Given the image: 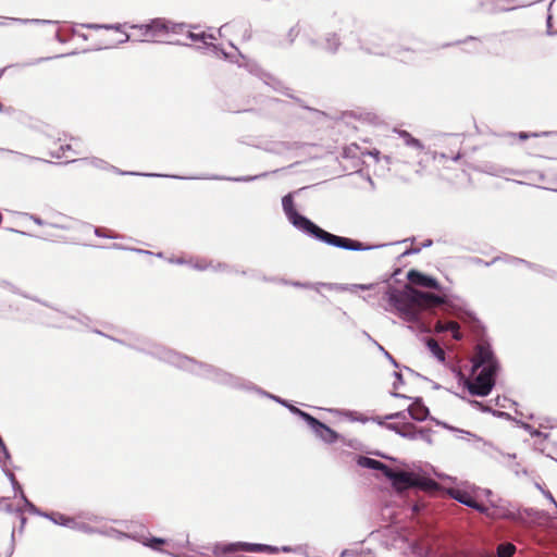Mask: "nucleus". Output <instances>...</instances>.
<instances>
[{
  "label": "nucleus",
  "instance_id": "16",
  "mask_svg": "<svg viewBox=\"0 0 557 557\" xmlns=\"http://www.w3.org/2000/svg\"><path fill=\"white\" fill-rule=\"evenodd\" d=\"M181 35H185L186 38L190 39L194 42H201L202 47L212 46V41L216 40L214 34H207L205 32L195 33L190 30V26H188L187 24L185 30Z\"/></svg>",
  "mask_w": 557,
  "mask_h": 557
},
{
  "label": "nucleus",
  "instance_id": "40",
  "mask_svg": "<svg viewBox=\"0 0 557 557\" xmlns=\"http://www.w3.org/2000/svg\"><path fill=\"white\" fill-rule=\"evenodd\" d=\"M11 22H18L22 24H50L52 23L49 20H40V18H8Z\"/></svg>",
  "mask_w": 557,
  "mask_h": 557
},
{
  "label": "nucleus",
  "instance_id": "19",
  "mask_svg": "<svg viewBox=\"0 0 557 557\" xmlns=\"http://www.w3.org/2000/svg\"><path fill=\"white\" fill-rule=\"evenodd\" d=\"M67 522H69L67 528L71 530L79 531V532H83L86 534L101 533V529L94 528V527L89 525L87 522L79 520L78 518L71 517L70 521H67Z\"/></svg>",
  "mask_w": 557,
  "mask_h": 557
},
{
  "label": "nucleus",
  "instance_id": "32",
  "mask_svg": "<svg viewBox=\"0 0 557 557\" xmlns=\"http://www.w3.org/2000/svg\"><path fill=\"white\" fill-rule=\"evenodd\" d=\"M516 550V547L511 543L500 544L497 547L498 557H511Z\"/></svg>",
  "mask_w": 557,
  "mask_h": 557
},
{
  "label": "nucleus",
  "instance_id": "62",
  "mask_svg": "<svg viewBox=\"0 0 557 557\" xmlns=\"http://www.w3.org/2000/svg\"><path fill=\"white\" fill-rule=\"evenodd\" d=\"M384 355L386 356V358H388V359L391 360V362H392L395 367H397L396 361L394 360V358H393V357H392L387 351H385V352H384Z\"/></svg>",
  "mask_w": 557,
  "mask_h": 557
},
{
  "label": "nucleus",
  "instance_id": "53",
  "mask_svg": "<svg viewBox=\"0 0 557 557\" xmlns=\"http://www.w3.org/2000/svg\"><path fill=\"white\" fill-rule=\"evenodd\" d=\"M432 158L434 160H446L448 159V156L445 152H433Z\"/></svg>",
  "mask_w": 557,
  "mask_h": 557
},
{
  "label": "nucleus",
  "instance_id": "33",
  "mask_svg": "<svg viewBox=\"0 0 557 557\" xmlns=\"http://www.w3.org/2000/svg\"><path fill=\"white\" fill-rule=\"evenodd\" d=\"M249 391H255V392H257L258 394H260V395H262V396H265V397H268V398H271V399H273L274 401H276V403H278V404H281V405H283V406H285V407H286V406H287V404H288L285 399H282V398L277 397V396H275V395H272V394H270V393H268V392H264V391L260 389L259 387L255 386L253 384H251V386H250V389H249Z\"/></svg>",
  "mask_w": 557,
  "mask_h": 557
},
{
  "label": "nucleus",
  "instance_id": "2",
  "mask_svg": "<svg viewBox=\"0 0 557 557\" xmlns=\"http://www.w3.org/2000/svg\"><path fill=\"white\" fill-rule=\"evenodd\" d=\"M282 207L287 220L295 228L326 245L351 251H367L383 246H366L361 242L337 236L322 230L311 220L297 212L292 194H287L282 198Z\"/></svg>",
  "mask_w": 557,
  "mask_h": 557
},
{
  "label": "nucleus",
  "instance_id": "8",
  "mask_svg": "<svg viewBox=\"0 0 557 557\" xmlns=\"http://www.w3.org/2000/svg\"><path fill=\"white\" fill-rule=\"evenodd\" d=\"M186 28L184 23H174L165 18H153L149 22V27L146 30L151 33V40L158 41L162 36L168 34H182Z\"/></svg>",
  "mask_w": 557,
  "mask_h": 557
},
{
  "label": "nucleus",
  "instance_id": "15",
  "mask_svg": "<svg viewBox=\"0 0 557 557\" xmlns=\"http://www.w3.org/2000/svg\"><path fill=\"white\" fill-rule=\"evenodd\" d=\"M449 495L457 502L462 505H466L470 508L476 509L478 511H485V507L478 504L472 496H470L467 492L460 490H450Z\"/></svg>",
  "mask_w": 557,
  "mask_h": 557
},
{
  "label": "nucleus",
  "instance_id": "18",
  "mask_svg": "<svg viewBox=\"0 0 557 557\" xmlns=\"http://www.w3.org/2000/svg\"><path fill=\"white\" fill-rule=\"evenodd\" d=\"M188 265L198 271L212 270L214 272L226 271L228 267L224 263L213 264L212 262H208L206 260H196L188 261Z\"/></svg>",
  "mask_w": 557,
  "mask_h": 557
},
{
  "label": "nucleus",
  "instance_id": "51",
  "mask_svg": "<svg viewBox=\"0 0 557 557\" xmlns=\"http://www.w3.org/2000/svg\"><path fill=\"white\" fill-rule=\"evenodd\" d=\"M471 405L482 411H492L491 409H488L487 407H485L482 403L480 401H476V400H473L471 401Z\"/></svg>",
  "mask_w": 557,
  "mask_h": 557
},
{
  "label": "nucleus",
  "instance_id": "7",
  "mask_svg": "<svg viewBox=\"0 0 557 557\" xmlns=\"http://www.w3.org/2000/svg\"><path fill=\"white\" fill-rule=\"evenodd\" d=\"M45 323L49 326L79 331L82 327H88L90 319L86 315L76 318L58 310H51L49 320L45 321Z\"/></svg>",
  "mask_w": 557,
  "mask_h": 557
},
{
  "label": "nucleus",
  "instance_id": "47",
  "mask_svg": "<svg viewBox=\"0 0 557 557\" xmlns=\"http://www.w3.org/2000/svg\"><path fill=\"white\" fill-rule=\"evenodd\" d=\"M537 488L541 490L542 494L544 495V497L546 499H548L557 509V502L555 500L554 496L552 495V493L549 491H545L543 490L539 484L536 485Z\"/></svg>",
  "mask_w": 557,
  "mask_h": 557
},
{
  "label": "nucleus",
  "instance_id": "17",
  "mask_svg": "<svg viewBox=\"0 0 557 557\" xmlns=\"http://www.w3.org/2000/svg\"><path fill=\"white\" fill-rule=\"evenodd\" d=\"M408 416L416 421H424L429 416V409L425 407L421 399H416V401L410 405L407 409Z\"/></svg>",
  "mask_w": 557,
  "mask_h": 557
},
{
  "label": "nucleus",
  "instance_id": "13",
  "mask_svg": "<svg viewBox=\"0 0 557 557\" xmlns=\"http://www.w3.org/2000/svg\"><path fill=\"white\" fill-rule=\"evenodd\" d=\"M133 540L141 543L144 546L149 547L152 550L160 552V553L170 555L172 557H178L177 555L170 553L168 550H164L162 548V546L166 543L165 539L156 537V536L146 537L143 535H136V536H133Z\"/></svg>",
  "mask_w": 557,
  "mask_h": 557
},
{
  "label": "nucleus",
  "instance_id": "10",
  "mask_svg": "<svg viewBox=\"0 0 557 557\" xmlns=\"http://www.w3.org/2000/svg\"><path fill=\"white\" fill-rule=\"evenodd\" d=\"M250 552V553H277L278 548L265 544H253V543H246V542H236L232 543L225 546L224 552Z\"/></svg>",
  "mask_w": 557,
  "mask_h": 557
},
{
  "label": "nucleus",
  "instance_id": "39",
  "mask_svg": "<svg viewBox=\"0 0 557 557\" xmlns=\"http://www.w3.org/2000/svg\"><path fill=\"white\" fill-rule=\"evenodd\" d=\"M444 301L445 300L443 297H441L438 295L431 294V293H426V296L424 297V305L438 306V305H443Z\"/></svg>",
  "mask_w": 557,
  "mask_h": 557
},
{
  "label": "nucleus",
  "instance_id": "52",
  "mask_svg": "<svg viewBox=\"0 0 557 557\" xmlns=\"http://www.w3.org/2000/svg\"><path fill=\"white\" fill-rule=\"evenodd\" d=\"M509 261H510V263H512L515 265L523 264V265L530 267V264L527 261L522 260V259H518V258L511 257V258H509Z\"/></svg>",
  "mask_w": 557,
  "mask_h": 557
},
{
  "label": "nucleus",
  "instance_id": "59",
  "mask_svg": "<svg viewBox=\"0 0 557 557\" xmlns=\"http://www.w3.org/2000/svg\"><path fill=\"white\" fill-rule=\"evenodd\" d=\"M550 28H552V15L549 14L547 16V34L548 35H552L553 33L550 32Z\"/></svg>",
  "mask_w": 557,
  "mask_h": 557
},
{
  "label": "nucleus",
  "instance_id": "30",
  "mask_svg": "<svg viewBox=\"0 0 557 557\" xmlns=\"http://www.w3.org/2000/svg\"><path fill=\"white\" fill-rule=\"evenodd\" d=\"M23 215L25 218L29 219V220H33L37 225H40V226L49 225V226H52V227H55V228H62V230H67L69 228V226H66L64 224H61V223H49V222L44 221L42 219H40V218H38L37 215H34V214L24 213Z\"/></svg>",
  "mask_w": 557,
  "mask_h": 557
},
{
  "label": "nucleus",
  "instance_id": "25",
  "mask_svg": "<svg viewBox=\"0 0 557 557\" xmlns=\"http://www.w3.org/2000/svg\"><path fill=\"white\" fill-rule=\"evenodd\" d=\"M398 312L400 318L407 322H417L419 320V310L411 304L407 305Z\"/></svg>",
  "mask_w": 557,
  "mask_h": 557
},
{
  "label": "nucleus",
  "instance_id": "27",
  "mask_svg": "<svg viewBox=\"0 0 557 557\" xmlns=\"http://www.w3.org/2000/svg\"><path fill=\"white\" fill-rule=\"evenodd\" d=\"M42 517L49 519L50 521H52L54 524H58V525H62V527H65L67 528L69 525V522L70 521V518L71 517H67L63 513H60V512H45L42 513Z\"/></svg>",
  "mask_w": 557,
  "mask_h": 557
},
{
  "label": "nucleus",
  "instance_id": "37",
  "mask_svg": "<svg viewBox=\"0 0 557 557\" xmlns=\"http://www.w3.org/2000/svg\"><path fill=\"white\" fill-rule=\"evenodd\" d=\"M250 71L255 72L256 75L261 74V72L257 69V66H253V69H251ZM262 79L264 81V83L267 85L272 86L274 89H277V86L280 85V83L269 74L262 73Z\"/></svg>",
  "mask_w": 557,
  "mask_h": 557
},
{
  "label": "nucleus",
  "instance_id": "44",
  "mask_svg": "<svg viewBox=\"0 0 557 557\" xmlns=\"http://www.w3.org/2000/svg\"><path fill=\"white\" fill-rule=\"evenodd\" d=\"M290 285L299 288H315L318 290L319 286H329L327 284L318 283V284H311V283H301V282H292Z\"/></svg>",
  "mask_w": 557,
  "mask_h": 557
},
{
  "label": "nucleus",
  "instance_id": "3",
  "mask_svg": "<svg viewBox=\"0 0 557 557\" xmlns=\"http://www.w3.org/2000/svg\"><path fill=\"white\" fill-rule=\"evenodd\" d=\"M472 371H481L473 380H466L465 386L473 396H487L495 386V379L499 369L498 361L488 344H479L472 358Z\"/></svg>",
  "mask_w": 557,
  "mask_h": 557
},
{
  "label": "nucleus",
  "instance_id": "28",
  "mask_svg": "<svg viewBox=\"0 0 557 557\" xmlns=\"http://www.w3.org/2000/svg\"><path fill=\"white\" fill-rule=\"evenodd\" d=\"M426 346L430 349V351L432 352V355L438 361L443 362L445 360V352H444V350L441 348V346L438 345V343L435 339L429 338L426 341Z\"/></svg>",
  "mask_w": 557,
  "mask_h": 557
},
{
  "label": "nucleus",
  "instance_id": "26",
  "mask_svg": "<svg viewBox=\"0 0 557 557\" xmlns=\"http://www.w3.org/2000/svg\"><path fill=\"white\" fill-rule=\"evenodd\" d=\"M132 29H135L138 35L136 40L137 41H152L151 40V33L149 30H146L145 27H149V23L146 24H133L129 26Z\"/></svg>",
  "mask_w": 557,
  "mask_h": 557
},
{
  "label": "nucleus",
  "instance_id": "22",
  "mask_svg": "<svg viewBox=\"0 0 557 557\" xmlns=\"http://www.w3.org/2000/svg\"><path fill=\"white\" fill-rule=\"evenodd\" d=\"M450 331L453 333V337L457 341L461 338V334L459 332V325L455 321L441 322L438 321L435 325V332L444 333Z\"/></svg>",
  "mask_w": 557,
  "mask_h": 557
},
{
  "label": "nucleus",
  "instance_id": "9",
  "mask_svg": "<svg viewBox=\"0 0 557 557\" xmlns=\"http://www.w3.org/2000/svg\"><path fill=\"white\" fill-rule=\"evenodd\" d=\"M308 426L312 430L317 437L326 444H333L338 440V434L334 430L320 422L314 417H312V419L309 421Z\"/></svg>",
  "mask_w": 557,
  "mask_h": 557
},
{
  "label": "nucleus",
  "instance_id": "63",
  "mask_svg": "<svg viewBox=\"0 0 557 557\" xmlns=\"http://www.w3.org/2000/svg\"><path fill=\"white\" fill-rule=\"evenodd\" d=\"M169 44H173V45H187L186 42L180 40V39H175V40H170Z\"/></svg>",
  "mask_w": 557,
  "mask_h": 557
},
{
  "label": "nucleus",
  "instance_id": "48",
  "mask_svg": "<svg viewBox=\"0 0 557 557\" xmlns=\"http://www.w3.org/2000/svg\"><path fill=\"white\" fill-rule=\"evenodd\" d=\"M94 232H95V234H96L97 236H99V237H106V238H117V237H119L117 235H114V234H112V233H104V232H102V230H100V228H98V227H96V228L94 230Z\"/></svg>",
  "mask_w": 557,
  "mask_h": 557
},
{
  "label": "nucleus",
  "instance_id": "46",
  "mask_svg": "<svg viewBox=\"0 0 557 557\" xmlns=\"http://www.w3.org/2000/svg\"><path fill=\"white\" fill-rule=\"evenodd\" d=\"M386 429L395 432L400 436V433L404 431V422H393L385 424Z\"/></svg>",
  "mask_w": 557,
  "mask_h": 557
},
{
  "label": "nucleus",
  "instance_id": "1",
  "mask_svg": "<svg viewBox=\"0 0 557 557\" xmlns=\"http://www.w3.org/2000/svg\"><path fill=\"white\" fill-rule=\"evenodd\" d=\"M132 348L145 352L147 355L153 356L161 361L168 362L174 367L188 371L213 383L225 385L233 388L250 389V383L242 382V380L235 376L234 374L226 372L223 369L216 368L214 366L198 362L195 359H191L187 356H183L164 346L153 343H141L138 345H133Z\"/></svg>",
  "mask_w": 557,
  "mask_h": 557
},
{
  "label": "nucleus",
  "instance_id": "4",
  "mask_svg": "<svg viewBox=\"0 0 557 557\" xmlns=\"http://www.w3.org/2000/svg\"><path fill=\"white\" fill-rule=\"evenodd\" d=\"M359 30L357 23L347 18L342 21L338 30L326 32L320 41L310 39L309 44L311 47L319 48L326 53L336 54L342 47L349 50L359 47Z\"/></svg>",
  "mask_w": 557,
  "mask_h": 557
},
{
  "label": "nucleus",
  "instance_id": "24",
  "mask_svg": "<svg viewBox=\"0 0 557 557\" xmlns=\"http://www.w3.org/2000/svg\"><path fill=\"white\" fill-rule=\"evenodd\" d=\"M397 133L399 137L403 138L404 144L407 147H410L418 151H422L424 149L423 144L419 139L412 137L407 131H398Z\"/></svg>",
  "mask_w": 557,
  "mask_h": 557
},
{
  "label": "nucleus",
  "instance_id": "21",
  "mask_svg": "<svg viewBox=\"0 0 557 557\" xmlns=\"http://www.w3.org/2000/svg\"><path fill=\"white\" fill-rule=\"evenodd\" d=\"M405 292L408 297L409 304L412 306H422L424 305V297L426 296L425 292L418 290L410 285L405 286Z\"/></svg>",
  "mask_w": 557,
  "mask_h": 557
},
{
  "label": "nucleus",
  "instance_id": "6",
  "mask_svg": "<svg viewBox=\"0 0 557 557\" xmlns=\"http://www.w3.org/2000/svg\"><path fill=\"white\" fill-rule=\"evenodd\" d=\"M85 161L97 169L100 170H107L112 171L119 175H143V176H149V177H172L176 180H187L188 177L185 176H178V175H163V174H157V173H137V172H128V171H122L115 168L114 165H110L107 161L99 159V158H90L85 159ZM267 173L255 175V176H239V177H224V176H197V177H190L191 180H227L233 182H251L255 180H258L260 177L265 176Z\"/></svg>",
  "mask_w": 557,
  "mask_h": 557
},
{
  "label": "nucleus",
  "instance_id": "38",
  "mask_svg": "<svg viewBox=\"0 0 557 557\" xmlns=\"http://www.w3.org/2000/svg\"><path fill=\"white\" fill-rule=\"evenodd\" d=\"M100 534H104V535H108V536H113L117 540H122V539H133L134 535H131V534H127V533H124V532H121V531H117L115 529H109L107 531L104 530H101V533Z\"/></svg>",
  "mask_w": 557,
  "mask_h": 557
},
{
  "label": "nucleus",
  "instance_id": "11",
  "mask_svg": "<svg viewBox=\"0 0 557 557\" xmlns=\"http://www.w3.org/2000/svg\"><path fill=\"white\" fill-rule=\"evenodd\" d=\"M400 436L410 441L422 440L428 444L432 443L431 432L426 429H417L411 422H404V431Z\"/></svg>",
  "mask_w": 557,
  "mask_h": 557
},
{
  "label": "nucleus",
  "instance_id": "42",
  "mask_svg": "<svg viewBox=\"0 0 557 557\" xmlns=\"http://www.w3.org/2000/svg\"><path fill=\"white\" fill-rule=\"evenodd\" d=\"M85 28L88 29H99V28H106V29H115L117 32L121 30V25H99V24H84Z\"/></svg>",
  "mask_w": 557,
  "mask_h": 557
},
{
  "label": "nucleus",
  "instance_id": "29",
  "mask_svg": "<svg viewBox=\"0 0 557 557\" xmlns=\"http://www.w3.org/2000/svg\"><path fill=\"white\" fill-rule=\"evenodd\" d=\"M11 463V455L2 440H0V467L5 470Z\"/></svg>",
  "mask_w": 557,
  "mask_h": 557
},
{
  "label": "nucleus",
  "instance_id": "60",
  "mask_svg": "<svg viewBox=\"0 0 557 557\" xmlns=\"http://www.w3.org/2000/svg\"><path fill=\"white\" fill-rule=\"evenodd\" d=\"M50 59L51 58H39V59H37V60L33 61V62L27 63V65L38 64V63H40L42 61L50 60Z\"/></svg>",
  "mask_w": 557,
  "mask_h": 557
},
{
  "label": "nucleus",
  "instance_id": "56",
  "mask_svg": "<svg viewBox=\"0 0 557 557\" xmlns=\"http://www.w3.org/2000/svg\"><path fill=\"white\" fill-rule=\"evenodd\" d=\"M170 262L175 264H188V261L183 258L170 259Z\"/></svg>",
  "mask_w": 557,
  "mask_h": 557
},
{
  "label": "nucleus",
  "instance_id": "64",
  "mask_svg": "<svg viewBox=\"0 0 557 557\" xmlns=\"http://www.w3.org/2000/svg\"><path fill=\"white\" fill-rule=\"evenodd\" d=\"M394 375H395V377H396V381H398L399 383H403V376H401V374H400V373L395 372V373H394Z\"/></svg>",
  "mask_w": 557,
  "mask_h": 557
},
{
  "label": "nucleus",
  "instance_id": "34",
  "mask_svg": "<svg viewBox=\"0 0 557 557\" xmlns=\"http://www.w3.org/2000/svg\"><path fill=\"white\" fill-rule=\"evenodd\" d=\"M286 408L294 414L298 416L299 418H301L307 424L309 423V421L312 419V416L309 414L308 412L306 411H302L300 410L299 408L295 407L294 405H290V404H287Z\"/></svg>",
  "mask_w": 557,
  "mask_h": 557
},
{
  "label": "nucleus",
  "instance_id": "41",
  "mask_svg": "<svg viewBox=\"0 0 557 557\" xmlns=\"http://www.w3.org/2000/svg\"><path fill=\"white\" fill-rule=\"evenodd\" d=\"M4 474L7 475V478L10 480L11 484H12V487L15 490V491H18V493H21L22 487L21 485L18 484V482L16 481L13 472H11L9 470V467L5 468V470H3Z\"/></svg>",
  "mask_w": 557,
  "mask_h": 557
},
{
  "label": "nucleus",
  "instance_id": "61",
  "mask_svg": "<svg viewBox=\"0 0 557 557\" xmlns=\"http://www.w3.org/2000/svg\"><path fill=\"white\" fill-rule=\"evenodd\" d=\"M531 136H534V137H535V136H537V134H531ZM529 137H530V134H528V133H523V132H521V133L519 134V138H520V139H527V138H529Z\"/></svg>",
  "mask_w": 557,
  "mask_h": 557
},
{
  "label": "nucleus",
  "instance_id": "14",
  "mask_svg": "<svg viewBox=\"0 0 557 557\" xmlns=\"http://www.w3.org/2000/svg\"><path fill=\"white\" fill-rule=\"evenodd\" d=\"M385 295L389 304L394 306L397 309V311H400L404 307L410 305L405 289L397 290L395 288H388Z\"/></svg>",
  "mask_w": 557,
  "mask_h": 557
},
{
  "label": "nucleus",
  "instance_id": "43",
  "mask_svg": "<svg viewBox=\"0 0 557 557\" xmlns=\"http://www.w3.org/2000/svg\"><path fill=\"white\" fill-rule=\"evenodd\" d=\"M521 426L530 433L531 436L533 437H539V436H543L544 438L547 437V434H544L542 433L541 431L534 429L532 425L528 424V423H522Z\"/></svg>",
  "mask_w": 557,
  "mask_h": 557
},
{
  "label": "nucleus",
  "instance_id": "20",
  "mask_svg": "<svg viewBox=\"0 0 557 557\" xmlns=\"http://www.w3.org/2000/svg\"><path fill=\"white\" fill-rule=\"evenodd\" d=\"M357 465L362 468L380 470L385 473L387 466L376 459H372L366 456H357Z\"/></svg>",
  "mask_w": 557,
  "mask_h": 557
},
{
  "label": "nucleus",
  "instance_id": "12",
  "mask_svg": "<svg viewBox=\"0 0 557 557\" xmlns=\"http://www.w3.org/2000/svg\"><path fill=\"white\" fill-rule=\"evenodd\" d=\"M407 278L414 285L434 289L440 288V284L434 277L428 276L417 270H410L407 274Z\"/></svg>",
  "mask_w": 557,
  "mask_h": 557
},
{
  "label": "nucleus",
  "instance_id": "54",
  "mask_svg": "<svg viewBox=\"0 0 557 557\" xmlns=\"http://www.w3.org/2000/svg\"><path fill=\"white\" fill-rule=\"evenodd\" d=\"M372 284L366 285V284H355L352 285L354 289H370L372 288Z\"/></svg>",
  "mask_w": 557,
  "mask_h": 557
},
{
  "label": "nucleus",
  "instance_id": "55",
  "mask_svg": "<svg viewBox=\"0 0 557 557\" xmlns=\"http://www.w3.org/2000/svg\"><path fill=\"white\" fill-rule=\"evenodd\" d=\"M128 40H131V35L126 34V33H122V36L121 38L119 39V44H124V42H127Z\"/></svg>",
  "mask_w": 557,
  "mask_h": 557
},
{
  "label": "nucleus",
  "instance_id": "49",
  "mask_svg": "<svg viewBox=\"0 0 557 557\" xmlns=\"http://www.w3.org/2000/svg\"><path fill=\"white\" fill-rule=\"evenodd\" d=\"M0 152H9V153H14L23 159H27V160H39L38 158H34V157H30V156H27V154H23V153H18V152H15V151H12V150H5L3 148H0Z\"/></svg>",
  "mask_w": 557,
  "mask_h": 557
},
{
  "label": "nucleus",
  "instance_id": "50",
  "mask_svg": "<svg viewBox=\"0 0 557 557\" xmlns=\"http://www.w3.org/2000/svg\"><path fill=\"white\" fill-rule=\"evenodd\" d=\"M298 34H299V27L297 25L293 26L288 30V37H289L290 42H293L295 40V38L298 36Z\"/></svg>",
  "mask_w": 557,
  "mask_h": 557
},
{
  "label": "nucleus",
  "instance_id": "23",
  "mask_svg": "<svg viewBox=\"0 0 557 557\" xmlns=\"http://www.w3.org/2000/svg\"><path fill=\"white\" fill-rule=\"evenodd\" d=\"M44 145L48 148L49 156L52 158H55V159L67 158L66 152L72 149L71 145H67V144L66 145L60 144L58 146V148H52L49 144V138H47V140L44 143Z\"/></svg>",
  "mask_w": 557,
  "mask_h": 557
},
{
  "label": "nucleus",
  "instance_id": "58",
  "mask_svg": "<svg viewBox=\"0 0 557 557\" xmlns=\"http://www.w3.org/2000/svg\"><path fill=\"white\" fill-rule=\"evenodd\" d=\"M129 250L135 251V252L140 253V255H152L151 251L139 249V248H131Z\"/></svg>",
  "mask_w": 557,
  "mask_h": 557
},
{
  "label": "nucleus",
  "instance_id": "35",
  "mask_svg": "<svg viewBox=\"0 0 557 557\" xmlns=\"http://www.w3.org/2000/svg\"><path fill=\"white\" fill-rule=\"evenodd\" d=\"M488 173L491 175H494V176H506V175H516V174H519L518 171H515L512 169H509V168H493L488 171Z\"/></svg>",
  "mask_w": 557,
  "mask_h": 557
},
{
  "label": "nucleus",
  "instance_id": "5",
  "mask_svg": "<svg viewBox=\"0 0 557 557\" xmlns=\"http://www.w3.org/2000/svg\"><path fill=\"white\" fill-rule=\"evenodd\" d=\"M384 475L392 482L393 487L397 491H405L412 487L425 492H435L438 490V484L434 480L412 471H394L387 466Z\"/></svg>",
  "mask_w": 557,
  "mask_h": 557
},
{
  "label": "nucleus",
  "instance_id": "31",
  "mask_svg": "<svg viewBox=\"0 0 557 557\" xmlns=\"http://www.w3.org/2000/svg\"><path fill=\"white\" fill-rule=\"evenodd\" d=\"M297 148H299L298 143L281 141V143L275 144V146L272 148V151L275 153H284L288 150L297 149Z\"/></svg>",
  "mask_w": 557,
  "mask_h": 557
},
{
  "label": "nucleus",
  "instance_id": "57",
  "mask_svg": "<svg viewBox=\"0 0 557 557\" xmlns=\"http://www.w3.org/2000/svg\"><path fill=\"white\" fill-rule=\"evenodd\" d=\"M86 519H87V520H89V521H91V522H96V523H98V522H100V521H101V518H100V517H98V516H95V515H88V516L86 517Z\"/></svg>",
  "mask_w": 557,
  "mask_h": 557
},
{
  "label": "nucleus",
  "instance_id": "36",
  "mask_svg": "<svg viewBox=\"0 0 557 557\" xmlns=\"http://www.w3.org/2000/svg\"><path fill=\"white\" fill-rule=\"evenodd\" d=\"M20 497H21V499L23 500L24 506L26 507V509H27V511H28V512H30V513H33V515H37V516H41V517H42V513H44V512L39 511V510L37 509V507H36L33 503H30V502L27 499V497L25 496V494H24V492H23V491H21V493H20Z\"/></svg>",
  "mask_w": 557,
  "mask_h": 557
},
{
  "label": "nucleus",
  "instance_id": "45",
  "mask_svg": "<svg viewBox=\"0 0 557 557\" xmlns=\"http://www.w3.org/2000/svg\"><path fill=\"white\" fill-rule=\"evenodd\" d=\"M407 410H404V411H398V412H395V413H391V414H387L385 416V419L387 420H401L403 422H407L406 419H407Z\"/></svg>",
  "mask_w": 557,
  "mask_h": 557
}]
</instances>
